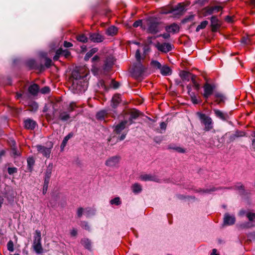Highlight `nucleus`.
I'll return each instance as SVG.
<instances>
[{
    "label": "nucleus",
    "instance_id": "obj_33",
    "mask_svg": "<svg viewBox=\"0 0 255 255\" xmlns=\"http://www.w3.org/2000/svg\"><path fill=\"white\" fill-rule=\"evenodd\" d=\"M98 51V48H93L92 49H91L89 52H88L85 57H84V60L85 61H88L89 59L95 54L96 53L97 51Z\"/></svg>",
    "mask_w": 255,
    "mask_h": 255
},
{
    "label": "nucleus",
    "instance_id": "obj_62",
    "mask_svg": "<svg viewBox=\"0 0 255 255\" xmlns=\"http://www.w3.org/2000/svg\"><path fill=\"white\" fill-rule=\"evenodd\" d=\"M234 134L238 138L239 137H242V136H245L246 132L243 131L237 130L235 131V133H234Z\"/></svg>",
    "mask_w": 255,
    "mask_h": 255
},
{
    "label": "nucleus",
    "instance_id": "obj_64",
    "mask_svg": "<svg viewBox=\"0 0 255 255\" xmlns=\"http://www.w3.org/2000/svg\"><path fill=\"white\" fill-rule=\"evenodd\" d=\"M246 216L250 221H253L255 218V213L249 212L246 214Z\"/></svg>",
    "mask_w": 255,
    "mask_h": 255
},
{
    "label": "nucleus",
    "instance_id": "obj_43",
    "mask_svg": "<svg viewBox=\"0 0 255 255\" xmlns=\"http://www.w3.org/2000/svg\"><path fill=\"white\" fill-rule=\"evenodd\" d=\"M217 190V188L215 187H212L210 189H202L201 188H199L198 190H197L196 191L197 192H200L202 193H206V194H210L213 192H214Z\"/></svg>",
    "mask_w": 255,
    "mask_h": 255
},
{
    "label": "nucleus",
    "instance_id": "obj_5",
    "mask_svg": "<svg viewBox=\"0 0 255 255\" xmlns=\"http://www.w3.org/2000/svg\"><path fill=\"white\" fill-rule=\"evenodd\" d=\"M121 101L122 99L121 94H116L113 96L111 102V106L112 109H110V112H112L113 113V115L112 116V117L115 118L118 115L119 112L117 111L116 109L118 108Z\"/></svg>",
    "mask_w": 255,
    "mask_h": 255
},
{
    "label": "nucleus",
    "instance_id": "obj_8",
    "mask_svg": "<svg viewBox=\"0 0 255 255\" xmlns=\"http://www.w3.org/2000/svg\"><path fill=\"white\" fill-rule=\"evenodd\" d=\"M203 88L204 92L202 94V96L204 99L207 100L211 96H214V91L216 89V85L214 84L206 82L204 84Z\"/></svg>",
    "mask_w": 255,
    "mask_h": 255
},
{
    "label": "nucleus",
    "instance_id": "obj_17",
    "mask_svg": "<svg viewBox=\"0 0 255 255\" xmlns=\"http://www.w3.org/2000/svg\"><path fill=\"white\" fill-rule=\"evenodd\" d=\"M179 75L183 81H189L190 80H192V78L197 77L196 75L192 74L190 72L185 70L180 71Z\"/></svg>",
    "mask_w": 255,
    "mask_h": 255
},
{
    "label": "nucleus",
    "instance_id": "obj_54",
    "mask_svg": "<svg viewBox=\"0 0 255 255\" xmlns=\"http://www.w3.org/2000/svg\"><path fill=\"white\" fill-rule=\"evenodd\" d=\"M45 64L44 65V69L45 68H50L52 65V60L51 59H50L49 58L45 57Z\"/></svg>",
    "mask_w": 255,
    "mask_h": 255
},
{
    "label": "nucleus",
    "instance_id": "obj_46",
    "mask_svg": "<svg viewBox=\"0 0 255 255\" xmlns=\"http://www.w3.org/2000/svg\"><path fill=\"white\" fill-rule=\"evenodd\" d=\"M209 22L207 20H204L201 22V23L196 27V31L199 32L200 29H204L207 25L208 24Z\"/></svg>",
    "mask_w": 255,
    "mask_h": 255
},
{
    "label": "nucleus",
    "instance_id": "obj_59",
    "mask_svg": "<svg viewBox=\"0 0 255 255\" xmlns=\"http://www.w3.org/2000/svg\"><path fill=\"white\" fill-rule=\"evenodd\" d=\"M39 91L43 94H48L50 92V89L48 86H45L41 88Z\"/></svg>",
    "mask_w": 255,
    "mask_h": 255
},
{
    "label": "nucleus",
    "instance_id": "obj_25",
    "mask_svg": "<svg viewBox=\"0 0 255 255\" xmlns=\"http://www.w3.org/2000/svg\"><path fill=\"white\" fill-rule=\"evenodd\" d=\"M39 86L37 84H33L31 85L29 87L28 91L29 93L33 96H36L37 95L38 92L39 91Z\"/></svg>",
    "mask_w": 255,
    "mask_h": 255
},
{
    "label": "nucleus",
    "instance_id": "obj_41",
    "mask_svg": "<svg viewBox=\"0 0 255 255\" xmlns=\"http://www.w3.org/2000/svg\"><path fill=\"white\" fill-rule=\"evenodd\" d=\"M97 85L100 88L103 89L105 92H108L110 88L106 85L105 81L102 79L98 81Z\"/></svg>",
    "mask_w": 255,
    "mask_h": 255
},
{
    "label": "nucleus",
    "instance_id": "obj_23",
    "mask_svg": "<svg viewBox=\"0 0 255 255\" xmlns=\"http://www.w3.org/2000/svg\"><path fill=\"white\" fill-rule=\"evenodd\" d=\"M119 156H114L107 159L106 161L105 164L107 166L113 167L116 165L119 162Z\"/></svg>",
    "mask_w": 255,
    "mask_h": 255
},
{
    "label": "nucleus",
    "instance_id": "obj_51",
    "mask_svg": "<svg viewBox=\"0 0 255 255\" xmlns=\"http://www.w3.org/2000/svg\"><path fill=\"white\" fill-rule=\"evenodd\" d=\"M53 167V164L52 163H50L48 164V165L47 167L46 170L45 172V175L51 176Z\"/></svg>",
    "mask_w": 255,
    "mask_h": 255
},
{
    "label": "nucleus",
    "instance_id": "obj_30",
    "mask_svg": "<svg viewBox=\"0 0 255 255\" xmlns=\"http://www.w3.org/2000/svg\"><path fill=\"white\" fill-rule=\"evenodd\" d=\"M82 246L89 251L92 249V242L88 238H83L80 242Z\"/></svg>",
    "mask_w": 255,
    "mask_h": 255
},
{
    "label": "nucleus",
    "instance_id": "obj_13",
    "mask_svg": "<svg viewBox=\"0 0 255 255\" xmlns=\"http://www.w3.org/2000/svg\"><path fill=\"white\" fill-rule=\"evenodd\" d=\"M88 35L90 41L95 43L102 42L105 39L104 36L98 32H90Z\"/></svg>",
    "mask_w": 255,
    "mask_h": 255
},
{
    "label": "nucleus",
    "instance_id": "obj_4",
    "mask_svg": "<svg viewBox=\"0 0 255 255\" xmlns=\"http://www.w3.org/2000/svg\"><path fill=\"white\" fill-rule=\"evenodd\" d=\"M197 115L198 116L201 123L205 126L204 130L205 131H209L213 128L212 120L210 117L200 112H197Z\"/></svg>",
    "mask_w": 255,
    "mask_h": 255
},
{
    "label": "nucleus",
    "instance_id": "obj_39",
    "mask_svg": "<svg viewBox=\"0 0 255 255\" xmlns=\"http://www.w3.org/2000/svg\"><path fill=\"white\" fill-rule=\"evenodd\" d=\"M168 148L169 149H173L174 150H175L179 153H184L185 152V149L181 147L177 146L174 144L169 145Z\"/></svg>",
    "mask_w": 255,
    "mask_h": 255
},
{
    "label": "nucleus",
    "instance_id": "obj_27",
    "mask_svg": "<svg viewBox=\"0 0 255 255\" xmlns=\"http://www.w3.org/2000/svg\"><path fill=\"white\" fill-rule=\"evenodd\" d=\"M223 7L221 6H211V7H206L205 8L206 9V13L207 15H211L214 13L215 11H216L217 12L221 10H222Z\"/></svg>",
    "mask_w": 255,
    "mask_h": 255
},
{
    "label": "nucleus",
    "instance_id": "obj_10",
    "mask_svg": "<svg viewBox=\"0 0 255 255\" xmlns=\"http://www.w3.org/2000/svg\"><path fill=\"white\" fill-rule=\"evenodd\" d=\"M171 8V13H173L175 17H179L183 14L186 10L185 5L182 3H179L177 5Z\"/></svg>",
    "mask_w": 255,
    "mask_h": 255
},
{
    "label": "nucleus",
    "instance_id": "obj_3",
    "mask_svg": "<svg viewBox=\"0 0 255 255\" xmlns=\"http://www.w3.org/2000/svg\"><path fill=\"white\" fill-rule=\"evenodd\" d=\"M146 68L141 62H136L133 64L132 69V76L135 79L141 77L145 72Z\"/></svg>",
    "mask_w": 255,
    "mask_h": 255
},
{
    "label": "nucleus",
    "instance_id": "obj_9",
    "mask_svg": "<svg viewBox=\"0 0 255 255\" xmlns=\"http://www.w3.org/2000/svg\"><path fill=\"white\" fill-rule=\"evenodd\" d=\"M25 65L28 67L29 69L38 70L40 72L44 71V66L42 64H37L35 60L33 59H30L25 61Z\"/></svg>",
    "mask_w": 255,
    "mask_h": 255
},
{
    "label": "nucleus",
    "instance_id": "obj_31",
    "mask_svg": "<svg viewBox=\"0 0 255 255\" xmlns=\"http://www.w3.org/2000/svg\"><path fill=\"white\" fill-rule=\"evenodd\" d=\"M73 136L74 133L72 132H70L64 138L60 145V148L61 151H63L64 150L65 147L66 146L68 140L72 138Z\"/></svg>",
    "mask_w": 255,
    "mask_h": 255
},
{
    "label": "nucleus",
    "instance_id": "obj_26",
    "mask_svg": "<svg viewBox=\"0 0 255 255\" xmlns=\"http://www.w3.org/2000/svg\"><path fill=\"white\" fill-rule=\"evenodd\" d=\"M87 77V75H81L79 71L77 70H73L71 74V78L73 79V81H78L81 80V79H84V78Z\"/></svg>",
    "mask_w": 255,
    "mask_h": 255
},
{
    "label": "nucleus",
    "instance_id": "obj_36",
    "mask_svg": "<svg viewBox=\"0 0 255 255\" xmlns=\"http://www.w3.org/2000/svg\"><path fill=\"white\" fill-rule=\"evenodd\" d=\"M38 108V105L36 102L33 101L28 104V110L30 112H36L37 111Z\"/></svg>",
    "mask_w": 255,
    "mask_h": 255
},
{
    "label": "nucleus",
    "instance_id": "obj_29",
    "mask_svg": "<svg viewBox=\"0 0 255 255\" xmlns=\"http://www.w3.org/2000/svg\"><path fill=\"white\" fill-rule=\"evenodd\" d=\"M70 116L69 114L67 112L60 111L59 114L58 119L63 122H65L70 119Z\"/></svg>",
    "mask_w": 255,
    "mask_h": 255
},
{
    "label": "nucleus",
    "instance_id": "obj_60",
    "mask_svg": "<svg viewBox=\"0 0 255 255\" xmlns=\"http://www.w3.org/2000/svg\"><path fill=\"white\" fill-rule=\"evenodd\" d=\"M135 57L136 60L137 61V62H141V55H140V51L139 49H138L136 50Z\"/></svg>",
    "mask_w": 255,
    "mask_h": 255
},
{
    "label": "nucleus",
    "instance_id": "obj_38",
    "mask_svg": "<svg viewBox=\"0 0 255 255\" xmlns=\"http://www.w3.org/2000/svg\"><path fill=\"white\" fill-rule=\"evenodd\" d=\"M76 38L77 41L82 43H87L88 41V39H89L87 36L83 33L77 35Z\"/></svg>",
    "mask_w": 255,
    "mask_h": 255
},
{
    "label": "nucleus",
    "instance_id": "obj_21",
    "mask_svg": "<svg viewBox=\"0 0 255 255\" xmlns=\"http://www.w3.org/2000/svg\"><path fill=\"white\" fill-rule=\"evenodd\" d=\"M168 33H176L179 31L180 27L176 23H173L170 25H167L164 27Z\"/></svg>",
    "mask_w": 255,
    "mask_h": 255
},
{
    "label": "nucleus",
    "instance_id": "obj_20",
    "mask_svg": "<svg viewBox=\"0 0 255 255\" xmlns=\"http://www.w3.org/2000/svg\"><path fill=\"white\" fill-rule=\"evenodd\" d=\"M213 111L216 117L223 121L228 122V119L230 118L229 114L227 113H224L218 109H214Z\"/></svg>",
    "mask_w": 255,
    "mask_h": 255
},
{
    "label": "nucleus",
    "instance_id": "obj_18",
    "mask_svg": "<svg viewBox=\"0 0 255 255\" xmlns=\"http://www.w3.org/2000/svg\"><path fill=\"white\" fill-rule=\"evenodd\" d=\"M37 126V123L30 118H28L24 121V127L27 129L33 130Z\"/></svg>",
    "mask_w": 255,
    "mask_h": 255
},
{
    "label": "nucleus",
    "instance_id": "obj_22",
    "mask_svg": "<svg viewBox=\"0 0 255 255\" xmlns=\"http://www.w3.org/2000/svg\"><path fill=\"white\" fill-rule=\"evenodd\" d=\"M4 197L7 199L8 204L12 205L14 203L15 195L12 190L9 189L6 191Z\"/></svg>",
    "mask_w": 255,
    "mask_h": 255
},
{
    "label": "nucleus",
    "instance_id": "obj_16",
    "mask_svg": "<svg viewBox=\"0 0 255 255\" xmlns=\"http://www.w3.org/2000/svg\"><path fill=\"white\" fill-rule=\"evenodd\" d=\"M210 27L211 31L213 32H217L221 26L219 19L216 16L214 15L210 18Z\"/></svg>",
    "mask_w": 255,
    "mask_h": 255
},
{
    "label": "nucleus",
    "instance_id": "obj_1",
    "mask_svg": "<svg viewBox=\"0 0 255 255\" xmlns=\"http://www.w3.org/2000/svg\"><path fill=\"white\" fill-rule=\"evenodd\" d=\"M100 61V57L97 55H95L91 59L92 63L91 72L95 76L110 71L114 64V58L111 56L106 58L104 64L102 66H100L99 64Z\"/></svg>",
    "mask_w": 255,
    "mask_h": 255
},
{
    "label": "nucleus",
    "instance_id": "obj_11",
    "mask_svg": "<svg viewBox=\"0 0 255 255\" xmlns=\"http://www.w3.org/2000/svg\"><path fill=\"white\" fill-rule=\"evenodd\" d=\"M154 45L158 51L162 53H166L172 50V45L169 43L164 42L161 44L159 42H157Z\"/></svg>",
    "mask_w": 255,
    "mask_h": 255
},
{
    "label": "nucleus",
    "instance_id": "obj_55",
    "mask_svg": "<svg viewBox=\"0 0 255 255\" xmlns=\"http://www.w3.org/2000/svg\"><path fill=\"white\" fill-rule=\"evenodd\" d=\"M160 13L161 14H168V13H171V8H168V7H162L161 8V10L160 11Z\"/></svg>",
    "mask_w": 255,
    "mask_h": 255
},
{
    "label": "nucleus",
    "instance_id": "obj_24",
    "mask_svg": "<svg viewBox=\"0 0 255 255\" xmlns=\"http://www.w3.org/2000/svg\"><path fill=\"white\" fill-rule=\"evenodd\" d=\"M140 179L142 181H154L156 182H158L159 181V179L155 175H153L151 174H143L140 175Z\"/></svg>",
    "mask_w": 255,
    "mask_h": 255
},
{
    "label": "nucleus",
    "instance_id": "obj_45",
    "mask_svg": "<svg viewBox=\"0 0 255 255\" xmlns=\"http://www.w3.org/2000/svg\"><path fill=\"white\" fill-rule=\"evenodd\" d=\"M52 143L51 142H49V145H48V146H50V147L48 148V147H46L43 151V152L42 153L43 154V155L46 157H49V156H50V154L51 153V148L52 147Z\"/></svg>",
    "mask_w": 255,
    "mask_h": 255
},
{
    "label": "nucleus",
    "instance_id": "obj_58",
    "mask_svg": "<svg viewBox=\"0 0 255 255\" xmlns=\"http://www.w3.org/2000/svg\"><path fill=\"white\" fill-rule=\"evenodd\" d=\"M13 243L11 240H9L7 244V249L9 252H13L14 251Z\"/></svg>",
    "mask_w": 255,
    "mask_h": 255
},
{
    "label": "nucleus",
    "instance_id": "obj_2",
    "mask_svg": "<svg viewBox=\"0 0 255 255\" xmlns=\"http://www.w3.org/2000/svg\"><path fill=\"white\" fill-rule=\"evenodd\" d=\"M144 29L147 33L155 35L162 31L164 27L163 23L155 16H150L144 19Z\"/></svg>",
    "mask_w": 255,
    "mask_h": 255
},
{
    "label": "nucleus",
    "instance_id": "obj_44",
    "mask_svg": "<svg viewBox=\"0 0 255 255\" xmlns=\"http://www.w3.org/2000/svg\"><path fill=\"white\" fill-rule=\"evenodd\" d=\"M189 96L191 98V101H192V102L193 104L196 105V104L200 103L201 102V100H198L197 96H196L195 93L191 92V95Z\"/></svg>",
    "mask_w": 255,
    "mask_h": 255
},
{
    "label": "nucleus",
    "instance_id": "obj_19",
    "mask_svg": "<svg viewBox=\"0 0 255 255\" xmlns=\"http://www.w3.org/2000/svg\"><path fill=\"white\" fill-rule=\"evenodd\" d=\"M127 125H128V122L127 121L123 120L121 121L115 127L114 132L117 135L120 134L122 131L126 128Z\"/></svg>",
    "mask_w": 255,
    "mask_h": 255
},
{
    "label": "nucleus",
    "instance_id": "obj_7",
    "mask_svg": "<svg viewBox=\"0 0 255 255\" xmlns=\"http://www.w3.org/2000/svg\"><path fill=\"white\" fill-rule=\"evenodd\" d=\"M88 83L89 82L87 80V77H86L84 78V79L82 78L78 81H73L72 86L74 88L78 91L83 92L86 91L87 89Z\"/></svg>",
    "mask_w": 255,
    "mask_h": 255
},
{
    "label": "nucleus",
    "instance_id": "obj_15",
    "mask_svg": "<svg viewBox=\"0 0 255 255\" xmlns=\"http://www.w3.org/2000/svg\"><path fill=\"white\" fill-rule=\"evenodd\" d=\"M236 222V218L234 215H231L228 213H226L224 215L223 225L231 226L234 225Z\"/></svg>",
    "mask_w": 255,
    "mask_h": 255
},
{
    "label": "nucleus",
    "instance_id": "obj_48",
    "mask_svg": "<svg viewBox=\"0 0 255 255\" xmlns=\"http://www.w3.org/2000/svg\"><path fill=\"white\" fill-rule=\"evenodd\" d=\"M194 16L195 15L194 14H191L190 15L186 16L181 20V23L185 24L187 22L192 21L194 19Z\"/></svg>",
    "mask_w": 255,
    "mask_h": 255
},
{
    "label": "nucleus",
    "instance_id": "obj_57",
    "mask_svg": "<svg viewBox=\"0 0 255 255\" xmlns=\"http://www.w3.org/2000/svg\"><path fill=\"white\" fill-rule=\"evenodd\" d=\"M140 26L143 29L144 27V25L142 26V20L138 19L135 21L132 24V26L134 28L137 27L138 26Z\"/></svg>",
    "mask_w": 255,
    "mask_h": 255
},
{
    "label": "nucleus",
    "instance_id": "obj_56",
    "mask_svg": "<svg viewBox=\"0 0 255 255\" xmlns=\"http://www.w3.org/2000/svg\"><path fill=\"white\" fill-rule=\"evenodd\" d=\"M158 37H162L164 39H168L170 37V35L169 33H168L167 32L166 33H164L163 34H160L159 35H157V36H155L154 38H158Z\"/></svg>",
    "mask_w": 255,
    "mask_h": 255
},
{
    "label": "nucleus",
    "instance_id": "obj_6",
    "mask_svg": "<svg viewBox=\"0 0 255 255\" xmlns=\"http://www.w3.org/2000/svg\"><path fill=\"white\" fill-rule=\"evenodd\" d=\"M141 114V113L138 110L133 109L130 111L125 113L124 120L128 122V126L131 125L134 123L133 120H136Z\"/></svg>",
    "mask_w": 255,
    "mask_h": 255
},
{
    "label": "nucleus",
    "instance_id": "obj_14",
    "mask_svg": "<svg viewBox=\"0 0 255 255\" xmlns=\"http://www.w3.org/2000/svg\"><path fill=\"white\" fill-rule=\"evenodd\" d=\"M108 115L112 117L113 113L110 112V110H103L99 111L96 115V118L99 121H105V119L108 118Z\"/></svg>",
    "mask_w": 255,
    "mask_h": 255
},
{
    "label": "nucleus",
    "instance_id": "obj_12",
    "mask_svg": "<svg viewBox=\"0 0 255 255\" xmlns=\"http://www.w3.org/2000/svg\"><path fill=\"white\" fill-rule=\"evenodd\" d=\"M214 102L218 105H224L227 100V97L225 94L220 92H215L214 94Z\"/></svg>",
    "mask_w": 255,
    "mask_h": 255
},
{
    "label": "nucleus",
    "instance_id": "obj_34",
    "mask_svg": "<svg viewBox=\"0 0 255 255\" xmlns=\"http://www.w3.org/2000/svg\"><path fill=\"white\" fill-rule=\"evenodd\" d=\"M118 32V28L115 26L109 27L106 30V34L109 36H114Z\"/></svg>",
    "mask_w": 255,
    "mask_h": 255
},
{
    "label": "nucleus",
    "instance_id": "obj_32",
    "mask_svg": "<svg viewBox=\"0 0 255 255\" xmlns=\"http://www.w3.org/2000/svg\"><path fill=\"white\" fill-rule=\"evenodd\" d=\"M27 169L31 172L33 170V166L35 164V159L33 157H29L27 159Z\"/></svg>",
    "mask_w": 255,
    "mask_h": 255
},
{
    "label": "nucleus",
    "instance_id": "obj_28",
    "mask_svg": "<svg viewBox=\"0 0 255 255\" xmlns=\"http://www.w3.org/2000/svg\"><path fill=\"white\" fill-rule=\"evenodd\" d=\"M172 72L171 69L166 65L162 66L160 69V73L164 76H169L172 74Z\"/></svg>",
    "mask_w": 255,
    "mask_h": 255
},
{
    "label": "nucleus",
    "instance_id": "obj_42",
    "mask_svg": "<svg viewBox=\"0 0 255 255\" xmlns=\"http://www.w3.org/2000/svg\"><path fill=\"white\" fill-rule=\"evenodd\" d=\"M33 249L37 254H41L43 252V248L42 247L41 243L33 244Z\"/></svg>",
    "mask_w": 255,
    "mask_h": 255
},
{
    "label": "nucleus",
    "instance_id": "obj_47",
    "mask_svg": "<svg viewBox=\"0 0 255 255\" xmlns=\"http://www.w3.org/2000/svg\"><path fill=\"white\" fill-rule=\"evenodd\" d=\"M159 126H160V129H157L156 131L158 133H163L166 130L167 124L165 122H162L160 123Z\"/></svg>",
    "mask_w": 255,
    "mask_h": 255
},
{
    "label": "nucleus",
    "instance_id": "obj_52",
    "mask_svg": "<svg viewBox=\"0 0 255 255\" xmlns=\"http://www.w3.org/2000/svg\"><path fill=\"white\" fill-rule=\"evenodd\" d=\"M110 203L112 205H119L121 204L122 202L120 200V198L119 197H115L114 199L111 200Z\"/></svg>",
    "mask_w": 255,
    "mask_h": 255
},
{
    "label": "nucleus",
    "instance_id": "obj_40",
    "mask_svg": "<svg viewBox=\"0 0 255 255\" xmlns=\"http://www.w3.org/2000/svg\"><path fill=\"white\" fill-rule=\"evenodd\" d=\"M132 190L134 194H138L141 191L142 188L139 184L135 183L132 185Z\"/></svg>",
    "mask_w": 255,
    "mask_h": 255
},
{
    "label": "nucleus",
    "instance_id": "obj_49",
    "mask_svg": "<svg viewBox=\"0 0 255 255\" xmlns=\"http://www.w3.org/2000/svg\"><path fill=\"white\" fill-rule=\"evenodd\" d=\"M196 78L197 77L192 78L191 81L193 83V86L194 87L195 89L197 91H199L201 88V86L199 83L196 80Z\"/></svg>",
    "mask_w": 255,
    "mask_h": 255
},
{
    "label": "nucleus",
    "instance_id": "obj_53",
    "mask_svg": "<svg viewBox=\"0 0 255 255\" xmlns=\"http://www.w3.org/2000/svg\"><path fill=\"white\" fill-rule=\"evenodd\" d=\"M150 64L151 66L155 67L157 69L160 70L162 67L161 64L157 60H152L150 62Z\"/></svg>",
    "mask_w": 255,
    "mask_h": 255
},
{
    "label": "nucleus",
    "instance_id": "obj_35",
    "mask_svg": "<svg viewBox=\"0 0 255 255\" xmlns=\"http://www.w3.org/2000/svg\"><path fill=\"white\" fill-rule=\"evenodd\" d=\"M41 234L39 230H36L34 236L33 244L41 243Z\"/></svg>",
    "mask_w": 255,
    "mask_h": 255
},
{
    "label": "nucleus",
    "instance_id": "obj_37",
    "mask_svg": "<svg viewBox=\"0 0 255 255\" xmlns=\"http://www.w3.org/2000/svg\"><path fill=\"white\" fill-rule=\"evenodd\" d=\"M13 146L11 147V156L13 157L14 158H15L17 156H19L21 155V153L19 151H18L16 147L15 146V142L14 141H13Z\"/></svg>",
    "mask_w": 255,
    "mask_h": 255
},
{
    "label": "nucleus",
    "instance_id": "obj_63",
    "mask_svg": "<svg viewBox=\"0 0 255 255\" xmlns=\"http://www.w3.org/2000/svg\"><path fill=\"white\" fill-rule=\"evenodd\" d=\"M241 42L245 45H248L250 43V40L248 37L244 36L241 38Z\"/></svg>",
    "mask_w": 255,
    "mask_h": 255
},
{
    "label": "nucleus",
    "instance_id": "obj_50",
    "mask_svg": "<svg viewBox=\"0 0 255 255\" xmlns=\"http://www.w3.org/2000/svg\"><path fill=\"white\" fill-rule=\"evenodd\" d=\"M253 227H255V225L251 222H246L241 224L240 227L242 229L250 228Z\"/></svg>",
    "mask_w": 255,
    "mask_h": 255
},
{
    "label": "nucleus",
    "instance_id": "obj_61",
    "mask_svg": "<svg viewBox=\"0 0 255 255\" xmlns=\"http://www.w3.org/2000/svg\"><path fill=\"white\" fill-rule=\"evenodd\" d=\"M7 172L9 175H12L14 173H16L17 172V168L15 167H8L7 168Z\"/></svg>",
    "mask_w": 255,
    "mask_h": 255
}]
</instances>
